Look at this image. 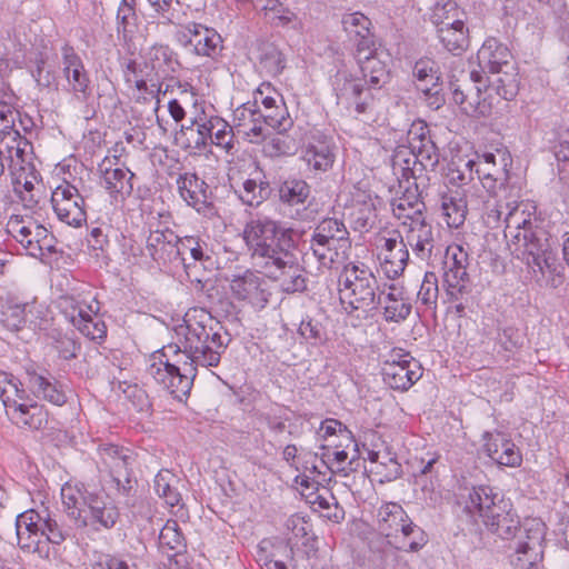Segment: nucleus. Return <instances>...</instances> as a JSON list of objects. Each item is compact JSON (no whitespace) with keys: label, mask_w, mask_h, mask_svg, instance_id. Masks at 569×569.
<instances>
[{"label":"nucleus","mask_w":569,"mask_h":569,"mask_svg":"<svg viewBox=\"0 0 569 569\" xmlns=\"http://www.w3.org/2000/svg\"><path fill=\"white\" fill-rule=\"evenodd\" d=\"M478 515L492 533L503 540H513L511 563L515 569H537L542 562L546 543V525L538 518L520 523L511 501L487 486L473 488L466 506Z\"/></svg>","instance_id":"1"},{"label":"nucleus","mask_w":569,"mask_h":569,"mask_svg":"<svg viewBox=\"0 0 569 569\" xmlns=\"http://www.w3.org/2000/svg\"><path fill=\"white\" fill-rule=\"evenodd\" d=\"M503 218L505 237L511 253L535 273L556 271V258L547 232L538 224L535 207L529 202H508Z\"/></svg>","instance_id":"2"},{"label":"nucleus","mask_w":569,"mask_h":569,"mask_svg":"<svg viewBox=\"0 0 569 569\" xmlns=\"http://www.w3.org/2000/svg\"><path fill=\"white\" fill-rule=\"evenodd\" d=\"M178 347L201 367H217L231 341L230 335L204 310L188 311L174 329Z\"/></svg>","instance_id":"3"},{"label":"nucleus","mask_w":569,"mask_h":569,"mask_svg":"<svg viewBox=\"0 0 569 569\" xmlns=\"http://www.w3.org/2000/svg\"><path fill=\"white\" fill-rule=\"evenodd\" d=\"M461 79L450 81V89L455 103L459 104L466 113H485L482 90L495 91L505 100H512L519 92V74L513 66H506L490 71L485 77L480 71L461 72Z\"/></svg>","instance_id":"4"},{"label":"nucleus","mask_w":569,"mask_h":569,"mask_svg":"<svg viewBox=\"0 0 569 569\" xmlns=\"http://www.w3.org/2000/svg\"><path fill=\"white\" fill-rule=\"evenodd\" d=\"M299 234L267 217L250 219L243 229V240L254 267L264 270L276 259L297 246Z\"/></svg>","instance_id":"5"},{"label":"nucleus","mask_w":569,"mask_h":569,"mask_svg":"<svg viewBox=\"0 0 569 569\" xmlns=\"http://www.w3.org/2000/svg\"><path fill=\"white\" fill-rule=\"evenodd\" d=\"M178 347V340L150 356L147 373L178 399L189 395L197 368L191 355Z\"/></svg>","instance_id":"6"},{"label":"nucleus","mask_w":569,"mask_h":569,"mask_svg":"<svg viewBox=\"0 0 569 569\" xmlns=\"http://www.w3.org/2000/svg\"><path fill=\"white\" fill-rule=\"evenodd\" d=\"M378 280L365 263H348L339 276V296L348 313L359 312L358 318H367L378 309Z\"/></svg>","instance_id":"7"},{"label":"nucleus","mask_w":569,"mask_h":569,"mask_svg":"<svg viewBox=\"0 0 569 569\" xmlns=\"http://www.w3.org/2000/svg\"><path fill=\"white\" fill-rule=\"evenodd\" d=\"M350 247L349 231L345 223L337 218H326L316 226L303 259H316L320 268L330 269Z\"/></svg>","instance_id":"8"},{"label":"nucleus","mask_w":569,"mask_h":569,"mask_svg":"<svg viewBox=\"0 0 569 569\" xmlns=\"http://www.w3.org/2000/svg\"><path fill=\"white\" fill-rule=\"evenodd\" d=\"M377 528L387 538H402L399 548L407 551H418L426 543L427 538L421 528L416 526L405 509L396 502L383 503L377 512Z\"/></svg>","instance_id":"9"},{"label":"nucleus","mask_w":569,"mask_h":569,"mask_svg":"<svg viewBox=\"0 0 569 569\" xmlns=\"http://www.w3.org/2000/svg\"><path fill=\"white\" fill-rule=\"evenodd\" d=\"M389 51L378 38H360L356 59L365 81L372 88H381L389 80Z\"/></svg>","instance_id":"10"},{"label":"nucleus","mask_w":569,"mask_h":569,"mask_svg":"<svg viewBox=\"0 0 569 569\" xmlns=\"http://www.w3.org/2000/svg\"><path fill=\"white\" fill-rule=\"evenodd\" d=\"M469 254L460 244L447 248L443 260V286L450 300H463L472 291L467 271Z\"/></svg>","instance_id":"11"},{"label":"nucleus","mask_w":569,"mask_h":569,"mask_svg":"<svg viewBox=\"0 0 569 569\" xmlns=\"http://www.w3.org/2000/svg\"><path fill=\"white\" fill-rule=\"evenodd\" d=\"M335 89L337 103L345 107L363 122L376 121L377 102L369 89H363L360 81L345 76L336 77Z\"/></svg>","instance_id":"12"},{"label":"nucleus","mask_w":569,"mask_h":569,"mask_svg":"<svg viewBox=\"0 0 569 569\" xmlns=\"http://www.w3.org/2000/svg\"><path fill=\"white\" fill-rule=\"evenodd\" d=\"M382 377L391 389L407 391L422 377V367L409 352L392 349L383 361Z\"/></svg>","instance_id":"13"},{"label":"nucleus","mask_w":569,"mask_h":569,"mask_svg":"<svg viewBox=\"0 0 569 569\" xmlns=\"http://www.w3.org/2000/svg\"><path fill=\"white\" fill-rule=\"evenodd\" d=\"M194 127L198 132L196 146H206L208 139H210L211 143L224 149L227 152L234 148L233 127L221 117L208 114L202 110L191 120V126L187 127L186 130L183 129V132L193 138ZM189 141L194 144V139L189 138Z\"/></svg>","instance_id":"14"},{"label":"nucleus","mask_w":569,"mask_h":569,"mask_svg":"<svg viewBox=\"0 0 569 569\" xmlns=\"http://www.w3.org/2000/svg\"><path fill=\"white\" fill-rule=\"evenodd\" d=\"M160 56L166 57V49L151 46L148 52V59L152 62L150 67L146 63L142 68L136 59H129L123 70L126 82L133 84L139 92L148 93L152 98L158 97L161 91L158 76Z\"/></svg>","instance_id":"15"},{"label":"nucleus","mask_w":569,"mask_h":569,"mask_svg":"<svg viewBox=\"0 0 569 569\" xmlns=\"http://www.w3.org/2000/svg\"><path fill=\"white\" fill-rule=\"evenodd\" d=\"M475 170L482 187L493 194L499 186H502L509 174L511 166L510 153L506 149H496L495 152L477 154Z\"/></svg>","instance_id":"16"},{"label":"nucleus","mask_w":569,"mask_h":569,"mask_svg":"<svg viewBox=\"0 0 569 569\" xmlns=\"http://www.w3.org/2000/svg\"><path fill=\"white\" fill-rule=\"evenodd\" d=\"M129 450L116 445L106 443L98 448V466L109 472L119 493L128 496L132 488L129 466Z\"/></svg>","instance_id":"17"},{"label":"nucleus","mask_w":569,"mask_h":569,"mask_svg":"<svg viewBox=\"0 0 569 569\" xmlns=\"http://www.w3.org/2000/svg\"><path fill=\"white\" fill-rule=\"evenodd\" d=\"M230 291L236 300L257 310L263 309L271 296L266 279L251 270L233 276L230 280Z\"/></svg>","instance_id":"18"},{"label":"nucleus","mask_w":569,"mask_h":569,"mask_svg":"<svg viewBox=\"0 0 569 569\" xmlns=\"http://www.w3.org/2000/svg\"><path fill=\"white\" fill-rule=\"evenodd\" d=\"M51 202L60 221L73 227L87 221L84 199L69 182L64 181L52 191Z\"/></svg>","instance_id":"19"},{"label":"nucleus","mask_w":569,"mask_h":569,"mask_svg":"<svg viewBox=\"0 0 569 569\" xmlns=\"http://www.w3.org/2000/svg\"><path fill=\"white\" fill-rule=\"evenodd\" d=\"M18 383L17 395L9 396L10 399L2 401L9 419L20 428H29L32 430H41L48 425V412L43 406L37 402L26 405L19 402L24 398V389Z\"/></svg>","instance_id":"20"},{"label":"nucleus","mask_w":569,"mask_h":569,"mask_svg":"<svg viewBox=\"0 0 569 569\" xmlns=\"http://www.w3.org/2000/svg\"><path fill=\"white\" fill-rule=\"evenodd\" d=\"M379 258L381 266L388 278L399 277L407 267L409 260L408 244L406 243L400 230L389 231L386 236H380Z\"/></svg>","instance_id":"21"},{"label":"nucleus","mask_w":569,"mask_h":569,"mask_svg":"<svg viewBox=\"0 0 569 569\" xmlns=\"http://www.w3.org/2000/svg\"><path fill=\"white\" fill-rule=\"evenodd\" d=\"M114 160L117 158L114 157ZM100 181L114 203L123 202L133 191L134 173L118 166L113 159L106 157L98 167Z\"/></svg>","instance_id":"22"},{"label":"nucleus","mask_w":569,"mask_h":569,"mask_svg":"<svg viewBox=\"0 0 569 569\" xmlns=\"http://www.w3.org/2000/svg\"><path fill=\"white\" fill-rule=\"evenodd\" d=\"M268 277L280 281L286 292L303 291L307 287L302 270L298 263L297 246L276 259L272 266L262 270Z\"/></svg>","instance_id":"23"},{"label":"nucleus","mask_w":569,"mask_h":569,"mask_svg":"<svg viewBox=\"0 0 569 569\" xmlns=\"http://www.w3.org/2000/svg\"><path fill=\"white\" fill-rule=\"evenodd\" d=\"M119 510L113 501L102 495L87 493V508L83 515L84 525L78 528L93 527L94 529H110L119 519Z\"/></svg>","instance_id":"24"},{"label":"nucleus","mask_w":569,"mask_h":569,"mask_svg":"<svg viewBox=\"0 0 569 569\" xmlns=\"http://www.w3.org/2000/svg\"><path fill=\"white\" fill-rule=\"evenodd\" d=\"M483 449L488 457L500 466L519 467L522 455L513 441L501 431H486L482 435Z\"/></svg>","instance_id":"25"},{"label":"nucleus","mask_w":569,"mask_h":569,"mask_svg":"<svg viewBox=\"0 0 569 569\" xmlns=\"http://www.w3.org/2000/svg\"><path fill=\"white\" fill-rule=\"evenodd\" d=\"M403 239L408 247L412 249L415 254L421 260L430 259L436 244L433 228L427 218L411 220L408 223H401Z\"/></svg>","instance_id":"26"},{"label":"nucleus","mask_w":569,"mask_h":569,"mask_svg":"<svg viewBox=\"0 0 569 569\" xmlns=\"http://www.w3.org/2000/svg\"><path fill=\"white\" fill-rule=\"evenodd\" d=\"M180 197L200 213H207L211 209L209 202L208 184L196 173L186 172L177 179Z\"/></svg>","instance_id":"27"},{"label":"nucleus","mask_w":569,"mask_h":569,"mask_svg":"<svg viewBox=\"0 0 569 569\" xmlns=\"http://www.w3.org/2000/svg\"><path fill=\"white\" fill-rule=\"evenodd\" d=\"M378 307L382 308V315L388 322H401L406 320L411 312L410 299L406 296L402 288L390 284L378 295Z\"/></svg>","instance_id":"28"},{"label":"nucleus","mask_w":569,"mask_h":569,"mask_svg":"<svg viewBox=\"0 0 569 569\" xmlns=\"http://www.w3.org/2000/svg\"><path fill=\"white\" fill-rule=\"evenodd\" d=\"M261 117L262 112L256 104L243 103L233 111V129L250 142L257 143L266 137Z\"/></svg>","instance_id":"29"},{"label":"nucleus","mask_w":569,"mask_h":569,"mask_svg":"<svg viewBox=\"0 0 569 569\" xmlns=\"http://www.w3.org/2000/svg\"><path fill=\"white\" fill-rule=\"evenodd\" d=\"M42 511L33 509L20 513L16 520L18 545L22 550L37 551L42 537Z\"/></svg>","instance_id":"30"},{"label":"nucleus","mask_w":569,"mask_h":569,"mask_svg":"<svg viewBox=\"0 0 569 569\" xmlns=\"http://www.w3.org/2000/svg\"><path fill=\"white\" fill-rule=\"evenodd\" d=\"M179 238L170 229L151 231L147 239V251L158 263L176 261L179 257Z\"/></svg>","instance_id":"31"},{"label":"nucleus","mask_w":569,"mask_h":569,"mask_svg":"<svg viewBox=\"0 0 569 569\" xmlns=\"http://www.w3.org/2000/svg\"><path fill=\"white\" fill-rule=\"evenodd\" d=\"M59 307L74 327L78 326L79 320L91 315H97L100 309L99 301H97L91 292L80 293L78 296H62L59 300Z\"/></svg>","instance_id":"32"},{"label":"nucleus","mask_w":569,"mask_h":569,"mask_svg":"<svg viewBox=\"0 0 569 569\" xmlns=\"http://www.w3.org/2000/svg\"><path fill=\"white\" fill-rule=\"evenodd\" d=\"M350 217L360 231H368L376 224L377 209L375 198L367 191L357 190L352 194Z\"/></svg>","instance_id":"33"},{"label":"nucleus","mask_w":569,"mask_h":569,"mask_svg":"<svg viewBox=\"0 0 569 569\" xmlns=\"http://www.w3.org/2000/svg\"><path fill=\"white\" fill-rule=\"evenodd\" d=\"M511 58L510 49L498 38H487L477 53L479 64L487 68L489 72L506 66H513Z\"/></svg>","instance_id":"34"},{"label":"nucleus","mask_w":569,"mask_h":569,"mask_svg":"<svg viewBox=\"0 0 569 569\" xmlns=\"http://www.w3.org/2000/svg\"><path fill=\"white\" fill-rule=\"evenodd\" d=\"M29 386L37 398L56 406H62L67 402V393L63 386L52 377L32 373L29 377Z\"/></svg>","instance_id":"35"},{"label":"nucleus","mask_w":569,"mask_h":569,"mask_svg":"<svg viewBox=\"0 0 569 569\" xmlns=\"http://www.w3.org/2000/svg\"><path fill=\"white\" fill-rule=\"evenodd\" d=\"M457 4L453 0H436L431 21L437 28V32H459L463 33L465 23L457 19Z\"/></svg>","instance_id":"36"},{"label":"nucleus","mask_w":569,"mask_h":569,"mask_svg":"<svg viewBox=\"0 0 569 569\" xmlns=\"http://www.w3.org/2000/svg\"><path fill=\"white\" fill-rule=\"evenodd\" d=\"M368 460L373 465L371 472L380 476V482L392 481L400 477L402 472L401 465L388 448L368 450Z\"/></svg>","instance_id":"37"},{"label":"nucleus","mask_w":569,"mask_h":569,"mask_svg":"<svg viewBox=\"0 0 569 569\" xmlns=\"http://www.w3.org/2000/svg\"><path fill=\"white\" fill-rule=\"evenodd\" d=\"M441 211L449 228L457 229L461 227L465 223L468 213L465 194L458 190L442 194Z\"/></svg>","instance_id":"38"},{"label":"nucleus","mask_w":569,"mask_h":569,"mask_svg":"<svg viewBox=\"0 0 569 569\" xmlns=\"http://www.w3.org/2000/svg\"><path fill=\"white\" fill-rule=\"evenodd\" d=\"M33 226L34 221L31 217L13 214L9 218L6 228L7 232L22 246L27 254L33 258H41V252L38 249L39 246L31 244L29 239Z\"/></svg>","instance_id":"39"},{"label":"nucleus","mask_w":569,"mask_h":569,"mask_svg":"<svg viewBox=\"0 0 569 569\" xmlns=\"http://www.w3.org/2000/svg\"><path fill=\"white\" fill-rule=\"evenodd\" d=\"M63 72L72 90L77 93H87L89 79L83 70L80 59L70 47L63 48Z\"/></svg>","instance_id":"40"},{"label":"nucleus","mask_w":569,"mask_h":569,"mask_svg":"<svg viewBox=\"0 0 569 569\" xmlns=\"http://www.w3.org/2000/svg\"><path fill=\"white\" fill-rule=\"evenodd\" d=\"M61 500L63 511L73 520L76 527L84 525L86 521L82 517L87 508V495L77 487L67 483L61 488Z\"/></svg>","instance_id":"41"},{"label":"nucleus","mask_w":569,"mask_h":569,"mask_svg":"<svg viewBox=\"0 0 569 569\" xmlns=\"http://www.w3.org/2000/svg\"><path fill=\"white\" fill-rule=\"evenodd\" d=\"M277 190L279 200L290 207L303 204L310 196V186L296 177L281 181Z\"/></svg>","instance_id":"42"},{"label":"nucleus","mask_w":569,"mask_h":569,"mask_svg":"<svg viewBox=\"0 0 569 569\" xmlns=\"http://www.w3.org/2000/svg\"><path fill=\"white\" fill-rule=\"evenodd\" d=\"M34 309L33 303L24 302L18 303L9 301L1 312V321L6 328L11 331L22 329L28 322L32 323L30 316Z\"/></svg>","instance_id":"43"},{"label":"nucleus","mask_w":569,"mask_h":569,"mask_svg":"<svg viewBox=\"0 0 569 569\" xmlns=\"http://www.w3.org/2000/svg\"><path fill=\"white\" fill-rule=\"evenodd\" d=\"M178 478L168 469L160 470L154 477V491L167 505L176 507L181 502V495L178 490Z\"/></svg>","instance_id":"44"},{"label":"nucleus","mask_w":569,"mask_h":569,"mask_svg":"<svg viewBox=\"0 0 569 569\" xmlns=\"http://www.w3.org/2000/svg\"><path fill=\"white\" fill-rule=\"evenodd\" d=\"M240 200L250 207L259 206L271 194V187L267 180L250 178L243 181L238 190Z\"/></svg>","instance_id":"45"},{"label":"nucleus","mask_w":569,"mask_h":569,"mask_svg":"<svg viewBox=\"0 0 569 569\" xmlns=\"http://www.w3.org/2000/svg\"><path fill=\"white\" fill-rule=\"evenodd\" d=\"M158 546L161 552L171 556L180 553L184 548V537L179 528V525L176 520H168L162 527Z\"/></svg>","instance_id":"46"},{"label":"nucleus","mask_w":569,"mask_h":569,"mask_svg":"<svg viewBox=\"0 0 569 569\" xmlns=\"http://www.w3.org/2000/svg\"><path fill=\"white\" fill-rule=\"evenodd\" d=\"M303 159L316 171H327L335 162L332 149L326 142L309 144L303 153Z\"/></svg>","instance_id":"47"},{"label":"nucleus","mask_w":569,"mask_h":569,"mask_svg":"<svg viewBox=\"0 0 569 569\" xmlns=\"http://www.w3.org/2000/svg\"><path fill=\"white\" fill-rule=\"evenodd\" d=\"M259 62L261 68L270 76L280 74L286 64L282 52L272 43L263 41L259 47Z\"/></svg>","instance_id":"48"},{"label":"nucleus","mask_w":569,"mask_h":569,"mask_svg":"<svg viewBox=\"0 0 569 569\" xmlns=\"http://www.w3.org/2000/svg\"><path fill=\"white\" fill-rule=\"evenodd\" d=\"M20 112L9 100L0 101V132H3L4 139L19 140V128L16 120Z\"/></svg>","instance_id":"49"},{"label":"nucleus","mask_w":569,"mask_h":569,"mask_svg":"<svg viewBox=\"0 0 569 569\" xmlns=\"http://www.w3.org/2000/svg\"><path fill=\"white\" fill-rule=\"evenodd\" d=\"M341 26L348 36H369L372 23L362 12H347L342 14Z\"/></svg>","instance_id":"50"},{"label":"nucleus","mask_w":569,"mask_h":569,"mask_svg":"<svg viewBox=\"0 0 569 569\" xmlns=\"http://www.w3.org/2000/svg\"><path fill=\"white\" fill-rule=\"evenodd\" d=\"M179 248V257L177 260H179L182 266L186 269V272L189 274V269L191 267V263L187 262L188 256L197 262L202 261L204 259V252L202 247L200 246L198 239L193 237H186L183 239H179L178 242Z\"/></svg>","instance_id":"51"},{"label":"nucleus","mask_w":569,"mask_h":569,"mask_svg":"<svg viewBox=\"0 0 569 569\" xmlns=\"http://www.w3.org/2000/svg\"><path fill=\"white\" fill-rule=\"evenodd\" d=\"M42 537L53 545H61L68 537L69 531L60 526L48 509L42 510Z\"/></svg>","instance_id":"52"},{"label":"nucleus","mask_w":569,"mask_h":569,"mask_svg":"<svg viewBox=\"0 0 569 569\" xmlns=\"http://www.w3.org/2000/svg\"><path fill=\"white\" fill-rule=\"evenodd\" d=\"M439 296L438 277L435 272H426L418 291V301L429 308H436Z\"/></svg>","instance_id":"53"},{"label":"nucleus","mask_w":569,"mask_h":569,"mask_svg":"<svg viewBox=\"0 0 569 569\" xmlns=\"http://www.w3.org/2000/svg\"><path fill=\"white\" fill-rule=\"evenodd\" d=\"M412 73L418 84L439 87L440 76L438 74L435 61L420 59L415 63Z\"/></svg>","instance_id":"54"},{"label":"nucleus","mask_w":569,"mask_h":569,"mask_svg":"<svg viewBox=\"0 0 569 569\" xmlns=\"http://www.w3.org/2000/svg\"><path fill=\"white\" fill-rule=\"evenodd\" d=\"M222 38H187L186 47H192L198 56L216 58L222 50Z\"/></svg>","instance_id":"55"},{"label":"nucleus","mask_w":569,"mask_h":569,"mask_svg":"<svg viewBox=\"0 0 569 569\" xmlns=\"http://www.w3.org/2000/svg\"><path fill=\"white\" fill-rule=\"evenodd\" d=\"M318 436L325 440H327L329 437L338 436L347 442V448L350 445H353L355 449H357V443L353 441L351 432L337 419H326L322 421L318 431Z\"/></svg>","instance_id":"56"},{"label":"nucleus","mask_w":569,"mask_h":569,"mask_svg":"<svg viewBox=\"0 0 569 569\" xmlns=\"http://www.w3.org/2000/svg\"><path fill=\"white\" fill-rule=\"evenodd\" d=\"M299 335L309 343L317 346L326 340V330L320 321L307 317L301 320L298 328Z\"/></svg>","instance_id":"57"},{"label":"nucleus","mask_w":569,"mask_h":569,"mask_svg":"<svg viewBox=\"0 0 569 569\" xmlns=\"http://www.w3.org/2000/svg\"><path fill=\"white\" fill-rule=\"evenodd\" d=\"M263 127H270L278 132L287 131L291 126V120L287 116V110L282 106L280 108L267 109L261 117Z\"/></svg>","instance_id":"58"},{"label":"nucleus","mask_w":569,"mask_h":569,"mask_svg":"<svg viewBox=\"0 0 569 569\" xmlns=\"http://www.w3.org/2000/svg\"><path fill=\"white\" fill-rule=\"evenodd\" d=\"M475 160H468L462 167H459L456 162H451L448 167V180L450 183L456 186H465L473 179Z\"/></svg>","instance_id":"59"},{"label":"nucleus","mask_w":569,"mask_h":569,"mask_svg":"<svg viewBox=\"0 0 569 569\" xmlns=\"http://www.w3.org/2000/svg\"><path fill=\"white\" fill-rule=\"evenodd\" d=\"M28 141L19 133V140L4 139L3 132H0V149H6L8 152L7 161L9 168H12L16 163V159L19 160L24 153V148Z\"/></svg>","instance_id":"60"},{"label":"nucleus","mask_w":569,"mask_h":569,"mask_svg":"<svg viewBox=\"0 0 569 569\" xmlns=\"http://www.w3.org/2000/svg\"><path fill=\"white\" fill-rule=\"evenodd\" d=\"M485 211L482 214V219L487 227L495 229L500 226L503 221L505 214L507 212L506 203L493 202L490 199L483 201Z\"/></svg>","instance_id":"61"},{"label":"nucleus","mask_w":569,"mask_h":569,"mask_svg":"<svg viewBox=\"0 0 569 569\" xmlns=\"http://www.w3.org/2000/svg\"><path fill=\"white\" fill-rule=\"evenodd\" d=\"M416 136L411 137V146L418 151V157L422 160H427L430 166H436L438 163V153L436 144L431 141L429 137H425L423 133L419 136V144H415Z\"/></svg>","instance_id":"62"},{"label":"nucleus","mask_w":569,"mask_h":569,"mask_svg":"<svg viewBox=\"0 0 569 569\" xmlns=\"http://www.w3.org/2000/svg\"><path fill=\"white\" fill-rule=\"evenodd\" d=\"M93 316L79 320L77 329L91 340L102 339L106 336V326L102 321L94 319Z\"/></svg>","instance_id":"63"},{"label":"nucleus","mask_w":569,"mask_h":569,"mask_svg":"<svg viewBox=\"0 0 569 569\" xmlns=\"http://www.w3.org/2000/svg\"><path fill=\"white\" fill-rule=\"evenodd\" d=\"M413 206L425 208V203L419 199L417 190L412 191L408 188L402 197L393 200L392 212L395 216H403V211L406 209L412 211Z\"/></svg>","instance_id":"64"}]
</instances>
